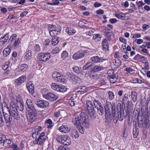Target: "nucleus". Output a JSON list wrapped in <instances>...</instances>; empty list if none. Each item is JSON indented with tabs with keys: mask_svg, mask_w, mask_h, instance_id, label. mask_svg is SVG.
I'll return each instance as SVG.
<instances>
[{
	"mask_svg": "<svg viewBox=\"0 0 150 150\" xmlns=\"http://www.w3.org/2000/svg\"><path fill=\"white\" fill-rule=\"evenodd\" d=\"M115 108V106L112 105L110 102L107 101L104 106L105 116H108L110 120H112V119L113 120L115 119L116 122L118 120H119L120 121H122L123 120L121 118V113L120 112L119 116L118 112H116Z\"/></svg>",
	"mask_w": 150,
	"mask_h": 150,
	"instance_id": "f257e3e1",
	"label": "nucleus"
},
{
	"mask_svg": "<svg viewBox=\"0 0 150 150\" xmlns=\"http://www.w3.org/2000/svg\"><path fill=\"white\" fill-rule=\"evenodd\" d=\"M41 92L43 98L51 101L56 100L58 98V97L55 94L51 92H48L47 90L45 88L41 90Z\"/></svg>",
	"mask_w": 150,
	"mask_h": 150,
	"instance_id": "f03ea898",
	"label": "nucleus"
},
{
	"mask_svg": "<svg viewBox=\"0 0 150 150\" xmlns=\"http://www.w3.org/2000/svg\"><path fill=\"white\" fill-rule=\"evenodd\" d=\"M86 107L88 113L90 117L92 119H94L96 117V114L94 110L93 102L88 100L86 102Z\"/></svg>",
	"mask_w": 150,
	"mask_h": 150,
	"instance_id": "7ed1b4c3",
	"label": "nucleus"
},
{
	"mask_svg": "<svg viewBox=\"0 0 150 150\" xmlns=\"http://www.w3.org/2000/svg\"><path fill=\"white\" fill-rule=\"evenodd\" d=\"M82 126L85 128H88L90 127L89 122L88 119V116L84 112H82L78 115Z\"/></svg>",
	"mask_w": 150,
	"mask_h": 150,
	"instance_id": "20e7f679",
	"label": "nucleus"
},
{
	"mask_svg": "<svg viewBox=\"0 0 150 150\" xmlns=\"http://www.w3.org/2000/svg\"><path fill=\"white\" fill-rule=\"evenodd\" d=\"M49 31L50 35L54 37L60 34L61 30V27L60 26H55L52 25L48 26Z\"/></svg>",
	"mask_w": 150,
	"mask_h": 150,
	"instance_id": "39448f33",
	"label": "nucleus"
},
{
	"mask_svg": "<svg viewBox=\"0 0 150 150\" xmlns=\"http://www.w3.org/2000/svg\"><path fill=\"white\" fill-rule=\"evenodd\" d=\"M2 111L4 118L6 123H10L11 121L12 118L10 115V110L8 106H6L2 108Z\"/></svg>",
	"mask_w": 150,
	"mask_h": 150,
	"instance_id": "423d86ee",
	"label": "nucleus"
},
{
	"mask_svg": "<svg viewBox=\"0 0 150 150\" xmlns=\"http://www.w3.org/2000/svg\"><path fill=\"white\" fill-rule=\"evenodd\" d=\"M10 115L11 117L13 118L14 119L19 120L20 119V117L17 108L16 107H10Z\"/></svg>",
	"mask_w": 150,
	"mask_h": 150,
	"instance_id": "0eeeda50",
	"label": "nucleus"
},
{
	"mask_svg": "<svg viewBox=\"0 0 150 150\" xmlns=\"http://www.w3.org/2000/svg\"><path fill=\"white\" fill-rule=\"evenodd\" d=\"M45 134L44 132L41 133L38 138L36 139L33 141L34 144L40 145L42 144L47 139V137L45 135Z\"/></svg>",
	"mask_w": 150,
	"mask_h": 150,
	"instance_id": "6e6552de",
	"label": "nucleus"
},
{
	"mask_svg": "<svg viewBox=\"0 0 150 150\" xmlns=\"http://www.w3.org/2000/svg\"><path fill=\"white\" fill-rule=\"evenodd\" d=\"M87 53L86 50H80L73 54L72 58L74 60L80 59L83 57Z\"/></svg>",
	"mask_w": 150,
	"mask_h": 150,
	"instance_id": "1a4fd4ad",
	"label": "nucleus"
},
{
	"mask_svg": "<svg viewBox=\"0 0 150 150\" xmlns=\"http://www.w3.org/2000/svg\"><path fill=\"white\" fill-rule=\"evenodd\" d=\"M28 113L27 115V119L28 121L33 122L36 120L37 112L36 110H31V111H28Z\"/></svg>",
	"mask_w": 150,
	"mask_h": 150,
	"instance_id": "9d476101",
	"label": "nucleus"
},
{
	"mask_svg": "<svg viewBox=\"0 0 150 150\" xmlns=\"http://www.w3.org/2000/svg\"><path fill=\"white\" fill-rule=\"evenodd\" d=\"M90 60L94 63L102 62L104 61H106L108 63L107 59H104L103 57H99L97 56H95L92 57L91 58Z\"/></svg>",
	"mask_w": 150,
	"mask_h": 150,
	"instance_id": "9b49d317",
	"label": "nucleus"
},
{
	"mask_svg": "<svg viewBox=\"0 0 150 150\" xmlns=\"http://www.w3.org/2000/svg\"><path fill=\"white\" fill-rule=\"evenodd\" d=\"M36 104L38 107L43 108L48 107L49 105L47 101L40 100H37Z\"/></svg>",
	"mask_w": 150,
	"mask_h": 150,
	"instance_id": "f8f14e48",
	"label": "nucleus"
},
{
	"mask_svg": "<svg viewBox=\"0 0 150 150\" xmlns=\"http://www.w3.org/2000/svg\"><path fill=\"white\" fill-rule=\"evenodd\" d=\"M38 55L39 58L42 61L44 62L49 59L50 57V54L49 53H39Z\"/></svg>",
	"mask_w": 150,
	"mask_h": 150,
	"instance_id": "ddd939ff",
	"label": "nucleus"
},
{
	"mask_svg": "<svg viewBox=\"0 0 150 150\" xmlns=\"http://www.w3.org/2000/svg\"><path fill=\"white\" fill-rule=\"evenodd\" d=\"M26 103L27 106H26V110L28 111H31V110H35L34 106V104L30 99H27L26 100Z\"/></svg>",
	"mask_w": 150,
	"mask_h": 150,
	"instance_id": "4468645a",
	"label": "nucleus"
},
{
	"mask_svg": "<svg viewBox=\"0 0 150 150\" xmlns=\"http://www.w3.org/2000/svg\"><path fill=\"white\" fill-rule=\"evenodd\" d=\"M105 33V36L108 40L109 42L112 41L114 39V35L112 31L109 29H107Z\"/></svg>",
	"mask_w": 150,
	"mask_h": 150,
	"instance_id": "2eb2a0df",
	"label": "nucleus"
},
{
	"mask_svg": "<svg viewBox=\"0 0 150 150\" xmlns=\"http://www.w3.org/2000/svg\"><path fill=\"white\" fill-rule=\"evenodd\" d=\"M26 87L30 94H33L34 92V86L31 81H29L26 84Z\"/></svg>",
	"mask_w": 150,
	"mask_h": 150,
	"instance_id": "dca6fc26",
	"label": "nucleus"
},
{
	"mask_svg": "<svg viewBox=\"0 0 150 150\" xmlns=\"http://www.w3.org/2000/svg\"><path fill=\"white\" fill-rule=\"evenodd\" d=\"M70 80L75 83H79L81 81V79L79 76L73 74H70Z\"/></svg>",
	"mask_w": 150,
	"mask_h": 150,
	"instance_id": "f3484780",
	"label": "nucleus"
},
{
	"mask_svg": "<svg viewBox=\"0 0 150 150\" xmlns=\"http://www.w3.org/2000/svg\"><path fill=\"white\" fill-rule=\"evenodd\" d=\"M102 44L103 50L105 52L108 51L109 50V44L106 39L105 38L103 40Z\"/></svg>",
	"mask_w": 150,
	"mask_h": 150,
	"instance_id": "a211bd4d",
	"label": "nucleus"
},
{
	"mask_svg": "<svg viewBox=\"0 0 150 150\" xmlns=\"http://www.w3.org/2000/svg\"><path fill=\"white\" fill-rule=\"evenodd\" d=\"M106 67H103L101 66L98 65H95L91 67V72H96L99 71H101L104 68H105Z\"/></svg>",
	"mask_w": 150,
	"mask_h": 150,
	"instance_id": "6ab92c4d",
	"label": "nucleus"
},
{
	"mask_svg": "<svg viewBox=\"0 0 150 150\" xmlns=\"http://www.w3.org/2000/svg\"><path fill=\"white\" fill-rule=\"evenodd\" d=\"M80 121V119L78 116L75 118L73 119L72 122L73 124L77 127L82 125V124Z\"/></svg>",
	"mask_w": 150,
	"mask_h": 150,
	"instance_id": "aec40b11",
	"label": "nucleus"
},
{
	"mask_svg": "<svg viewBox=\"0 0 150 150\" xmlns=\"http://www.w3.org/2000/svg\"><path fill=\"white\" fill-rule=\"evenodd\" d=\"M9 36L8 34L7 33L3 37H2L0 38V45H4L7 42L9 38Z\"/></svg>",
	"mask_w": 150,
	"mask_h": 150,
	"instance_id": "412c9836",
	"label": "nucleus"
},
{
	"mask_svg": "<svg viewBox=\"0 0 150 150\" xmlns=\"http://www.w3.org/2000/svg\"><path fill=\"white\" fill-rule=\"evenodd\" d=\"M63 144L66 145H69L71 143L70 137L67 135H64L63 139Z\"/></svg>",
	"mask_w": 150,
	"mask_h": 150,
	"instance_id": "4be33fe9",
	"label": "nucleus"
},
{
	"mask_svg": "<svg viewBox=\"0 0 150 150\" xmlns=\"http://www.w3.org/2000/svg\"><path fill=\"white\" fill-rule=\"evenodd\" d=\"M26 79L25 76H22L15 80L16 83L18 85H20L24 82Z\"/></svg>",
	"mask_w": 150,
	"mask_h": 150,
	"instance_id": "5701e85b",
	"label": "nucleus"
},
{
	"mask_svg": "<svg viewBox=\"0 0 150 150\" xmlns=\"http://www.w3.org/2000/svg\"><path fill=\"white\" fill-rule=\"evenodd\" d=\"M59 130L61 132L64 133H67L69 131L67 126L66 125L61 126L59 128Z\"/></svg>",
	"mask_w": 150,
	"mask_h": 150,
	"instance_id": "b1692460",
	"label": "nucleus"
},
{
	"mask_svg": "<svg viewBox=\"0 0 150 150\" xmlns=\"http://www.w3.org/2000/svg\"><path fill=\"white\" fill-rule=\"evenodd\" d=\"M16 96L13 94H12L10 96V99L11 102L10 103V107H16Z\"/></svg>",
	"mask_w": 150,
	"mask_h": 150,
	"instance_id": "393cba45",
	"label": "nucleus"
},
{
	"mask_svg": "<svg viewBox=\"0 0 150 150\" xmlns=\"http://www.w3.org/2000/svg\"><path fill=\"white\" fill-rule=\"evenodd\" d=\"M133 59L138 61L144 62L145 61L144 57L139 54H137L134 58Z\"/></svg>",
	"mask_w": 150,
	"mask_h": 150,
	"instance_id": "a878e982",
	"label": "nucleus"
},
{
	"mask_svg": "<svg viewBox=\"0 0 150 150\" xmlns=\"http://www.w3.org/2000/svg\"><path fill=\"white\" fill-rule=\"evenodd\" d=\"M67 88L65 86L62 85H58L57 91L64 93L67 91Z\"/></svg>",
	"mask_w": 150,
	"mask_h": 150,
	"instance_id": "bb28decb",
	"label": "nucleus"
},
{
	"mask_svg": "<svg viewBox=\"0 0 150 150\" xmlns=\"http://www.w3.org/2000/svg\"><path fill=\"white\" fill-rule=\"evenodd\" d=\"M107 74L109 77L110 78L114 79H116V75L115 74L114 71L113 70H109L108 71Z\"/></svg>",
	"mask_w": 150,
	"mask_h": 150,
	"instance_id": "cd10ccee",
	"label": "nucleus"
},
{
	"mask_svg": "<svg viewBox=\"0 0 150 150\" xmlns=\"http://www.w3.org/2000/svg\"><path fill=\"white\" fill-rule=\"evenodd\" d=\"M150 120L148 117H145L144 119V127L149 128L150 127Z\"/></svg>",
	"mask_w": 150,
	"mask_h": 150,
	"instance_id": "c85d7f7f",
	"label": "nucleus"
},
{
	"mask_svg": "<svg viewBox=\"0 0 150 150\" xmlns=\"http://www.w3.org/2000/svg\"><path fill=\"white\" fill-rule=\"evenodd\" d=\"M71 134L73 137L76 138L79 137L78 133L75 129L73 128L71 129Z\"/></svg>",
	"mask_w": 150,
	"mask_h": 150,
	"instance_id": "c756f323",
	"label": "nucleus"
},
{
	"mask_svg": "<svg viewBox=\"0 0 150 150\" xmlns=\"http://www.w3.org/2000/svg\"><path fill=\"white\" fill-rule=\"evenodd\" d=\"M93 102L95 107L96 109L102 105L100 102L96 99H94Z\"/></svg>",
	"mask_w": 150,
	"mask_h": 150,
	"instance_id": "7c9ffc66",
	"label": "nucleus"
},
{
	"mask_svg": "<svg viewBox=\"0 0 150 150\" xmlns=\"http://www.w3.org/2000/svg\"><path fill=\"white\" fill-rule=\"evenodd\" d=\"M16 108L20 111L23 110L24 108V104L23 102L16 103Z\"/></svg>",
	"mask_w": 150,
	"mask_h": 150,
	"instance_id": "2f4dec72",
	"label": "nucleus"
},
{
	"mask_svg": "<svg viewBox=\"0 0 150 150\" xmlns=\"http://www.w3.org/2000/svg\"><path fill=\"white\" fill-rule=\"evenodd\" d=\"M96 109L97 112L100 115H102L104 113L105 111L104 110L103 107L102 105L98 108H97Z\"/></svg>",
	"mask_w": 150,
	"mask_h": 150,
	"instance_id": "473e14b6",
	"label": "nucleus"
},
{
	"mask_svg": "<svg viewBox=\"0 0 150 150\" xmlns=\"http://www.w3.org/2000/svg\"><path fill=\"white\" fill-rule=\"evenodd\" d=\"M113 63L115 68H117L120 66L121 64V61L119 59L116 58L114 59Z\"/></svg>",
	"mask_w": 150,
	"mask_h": 150,
	"instance_id": "72a5a7b5",
	"label": "nucleus"
},
{
	"mask_svg": "<svg viewBox=\"0 0 150 150\" xmlns=\"http://www.w3.org/2000/svg\"><path fill=\"white\" fill-rule=\"evenodd\" d=\"M137 93L134 91H131V97L133 102H136L137 100Z\"/></svg>",
	"mask_w": 150,
	"mask_h": 150,
	"instance_id": "f704fd0d",
	"label": "nucleus"
},
{
	"mask_svg": "<svg viewBox=\"0 0 150 150\" xmlns=\"http://www.w3.org/2000/svg\"><path fill=\"white\" fill-rule=\"evenodd\" d=\"M59 40L58 37H52V45L55 46L59 42Z\"/></svg>",
	"mask_w": 150,
	"mask_h": 150,
	"instance_id": "c9c22d12",
	"label": "nucleus"
},
{
	"mask_svg": "<svg viewBox=\"0 0 150 150\" xmlns=\"http://www.w3.org/2000/svg\"><path fill=\"white\" fill-rule=\"evenodd\" d=\"M11 143V141L9 139H5L4 140L3 145L6 147H9L10 144Z\"/></svg>",
	"mask_w": 150,
	"mask_h": 150,
	"instance_id": "e433bc0d",
	"label": "nucleus"
},
{
	"mask_svg": "<svg viewBox=\"0 0 150 150\" xmlns=\"http://www.w3.org/2000/svg\"><path fill=\"white\" fill-rule=\"evenodd\" d=\"M11 51L10 49L9 48H6L3 50V54L5 57L7 56L10 53Z\"/></svg>",
	"mask_w": 150,
	"mask_h": 150,
	"instance_id": "4c0bfd02",
	"label": "nucleus"
},
{
	"mask_svg": "<svg viewBox=\"0 0 150 150\" xmlns=\"http://www.w3.org/2000/svg\"><path fill=\"white\" fill-rule=\"evenodd\" d=\"M66 31L69 35L74 34L76 32L75 30L71 29V28H69L66 29Z\"/></svg>",
	"mask_w": 150,
	"mask_h": 150,
	"instance_id": "58836bf2",
	"label": "nucleus"
},
{
	"mask_svg": "<svg viewBox=\"0 0 150 150\" xmlns=\"http://www.w3.org/2000/svg\"><path fill=\"white\" fill-rule=\"evenodd\" d=\"M108 95L109 98L110 100H113L115 98V95L114 93L110 91L108 92Z\"/></svg>",
	"mask_w": 150,
	"mask_h": 150,
	"instance_id": "ea45409f",
	"label": "nucleus"
},
{
	"mask_svg": "<svg viewBox=\"0 0 150 150\" xmlns=\"http://www.w3.org/2000/svg\"><path fill=\"white\" fill-rule=\"evenodd\" d=\"M32 56L31 52L30 50H28L26 52L25 56V58L27 60L30 59Z\"/></svg>",
	"mask_w": 150,
	"mask_h": 150,
	"instance_id": "a19ab883",
	"label": "nucleus"
},
{
	"mask_svg": "<svg viewBox=\"0 0 150 150\" xmlns=\"http://www.w3.org/2000/svg\"><path fill=\"white\" fill-rule=\"evenodd\" d=\"M146 46L144 45H142L141 46H139V49L140 51H142L143 52L147 53L148 52L147 50L146 49L144 48V47H145Z\"/></svg>",
	"mask_w": 150,
	"mask_h": 150,
	"instance_id": "79ce46f5",
	"label": "nucleus"
},
{
	"mask_svg": "<svg viewBox=\"0 0 150 150\" xmlns=\"http://www.w3.org/2000/svg\"><path fill=\"white\" fill-rule=\"evenodd\" d=\"M28 66L26 64H23L20 66V69L21 71H24L28 68Z\"/></svg>",
	"mask_w": 150,
	"mask_h": 150,
	"instance_id": "37998d69",
	"label": "nucleus"
},
{
	"mask_svg": "<svg viewBox=\"0 0 150 150\" xmlns=\"http://www.w3.org/2000/svg\"><path fill=\"white\" fill-rule=\"evenodd\" d=\"M55 81L58 82H64V80L63 79V76L61 75V74H60V76L59 75L57 77V78L56 79Z\"/></svg>",
	"mask_w": 150,
	"mask_h": 150,
	"instance_id": "c03bdc74",
	"label": "nucleus"
},
{
	"mask_svg": "<svg viewBox=\"0 0 150 150\" xmlns=\"http://www.w3.org/2000/svg\"><path fill=\"white\" fill-rule=\"evenodd\" d=\"M139 130L138 129H135L133 130V136L134 138H136L139 134Z\"/></svg>",
	"mask_w": 150,
	"mask_h": 150,
	"instance_id": "a18cd8bd",
	"label": "nucleus"
},
{
	"mask_svg": "<svg viewBox=\"0 0 150 150\" xmlns=\"http://www.w3.org/2000/svg\"><path fill=\"white\" fill-rule=\"evenodd\" d=\"M64 136H59L56 139L57 140L59 143L63 144V139L64 137Z\"/></svg>",
	"mask_w": 150,
	"mask_h": 150,
	"instance_id": "49530a36",
	"label": "nucleus"
},
{
	"mask_svg": "<svg viewBox=\"0 0 150 150\" xmlns=\"http://www.w3.org/2000/svg\"><path fill=\"white\" fill-rule=\"evenodd\" d=\"M58 85H57L55 83H52L51 84V86L52 89L57 91V89L58 88Z\"/></svg>",
	"mask_w": 150,
	"mask_h": 150,
	"instance_id": "de8ad7c7",
	"label": "nucleus"
},
{
	"mask_svg": "<svg viewBox=\"0 0 150 150\" xmlns=\"http://www.w3.org/2000/svg\"><path fill=\"white\" fill-rule=\"evenodd\" d=\"M10 62L9 61L6 62L5 64L2 67V69L3 70H5L9 67L10 66Z\"/></svg>",
	"mask_w": 150,
	"mask_h": 150,
	"instance_id": "09e8293b",
	"label": "nucleus"
},
{
	"mask_svg": "<svg viewBox=\"0 0 150 150\" xmlns=\"http://www.w3.org/2000/svg\"><path fill=\"white\" fill-rule=\"evenodd\" d=\"M60 74L57 72H54L52 74V77L54 80H55L57 77L59 75L60 76Z\"/></svg>",
	"mask_w": 150,
	"mask_h": 150,
	"instance_id": "8fccbe9b",
	"label": "nucleus"
},
{
	"mask_svg": "<svg viewBox=\"0 0 150 150\" xmlns=\"http://www.w3.org/2000/svg\"><path fill=\"white\" fill-rule=\"evenodd\" d=\"M4 124V122L3 119V116L0 112V127L3 126Z\"/></svg>",
	"mask_w": 150,
	"mask_h": 150,
	"instance_id": "3c124183",
	"label": "nucleus"
},
{
	"mask_svg": "<svg viewBox=\"0 0 150 150\" xmlns=\"http://www.w3.org/2000/svg\"><path fill=\"white\" fill-rule=\"evenodd\" d=\"M115 16L118 18L122 20H123L125 18V17L122 15H121L120 14L116 13L115 14Z\"/></svg>",
	"mask_w": 150,
	"mask_h": 150,
	"instance_id": "603ef678",
	"label": "nucleus"
},
{
	"mask_svg": "<svg viewBox=\"0 0 150 150\" xmlns=\"http://www.w3.org/2000/svg\"><path fill=\"white\" fill-rule=\"evenodd\" d=\"M20 43V40H19V38H18L15 41L13 46V47H16L19 45V43Z\"/></svg>",
	"mask_w": 150,
	"mask_h": 150,
	"instance_id": "864d4df0",
	"label": "nucleus"
},
{
	"mask_svg": "<svg viewBox=\"0 0 150 150\" xmlns=\"http://www.w3.org/2000/svg\"><path fill=\"white\" fill-rule=\"evenodd\" d=\"M16 103L22 102L21 100V96L19 95H18L17 96H16Z\"/></svg>",
	"mask_w": 150,
	"mask_h": 150,
	"instance_id": "5fc2aeb1",
	"label": "nucleus"
},
{
	"mask_svg": "<svg viewBox=\"0 0 150 150\" xmlns=\"http://www.w3.org/2000/svg\"><path fill=\"white\" fill-rule=\"evenodd\" d=\"M73 70L76 73H79L80 70L79 67L76 66H74L73 68Z\"/></svg>",
	"mask_w": 150,
	"mask_h": 150,
	"instance_id": "6e6d98bb",
	"label": "nucleus"
},
{
	"mask_svg": "<svg viewBox=\"0 0 150 150\" xmlns=\"http://www.w3.org/2000/svg\"><path fill=\"white\" fill-rule=\"evenodd\" d=\"M92 67L91 65H89L88 63H87L85 66H84L83 67V70H86L88 69V68H91Z\"/></svg>",
	"mask_w": 150,
	"mask_h": 150,
	"instance_id": "4d7b16f0",
	"label": "nucleus"
},
{
	"mask_svg": "<svg viewBox=\"0 0 150 150\" xmlns=\"http://www.w3.org/2000/svg\"><path fill=\"white\" fill-rule=\"evenodd\" d=\"M144 122L143 120H138V126L140 127H142L143 126V124Z\"/></svg>",
	"mask_w": 150,
	"mask_h": 150,
	"instance_id": "13d9d810",
	"label": "nucleus"
},
{
	"mask_svg": "<svg viewBox=\"0 0 150 150\" xmlns=\"http://www.w3.org/2000/svg\"><path fill=\"white\" fill-rule=\"evenodd\" d=\"M128 97H127V94H125L123 96V102L124 103H126L127 101H128Z\"/></svg>",
	"mask_w": 150,
	"mask_h": 150,
	"instance_id": "bf43d9fd",
	"label": "nucleus"
},
{
	"mask_svg": "<svg viewBox=\"0 0 150 150\" xmlns=\"http://www.w3.org/2000/svg\"><path fill=\"white\" fill-rule=\"evenodd\" d=\"M35 51L36 52H39L40 50V46L39 45L37 44L35 47Z\"/></svg>",
	"mask_w": 150,
	"mask_h": 150,
	"instance_id": "052dcab7",
	"label": "nucleus"
},
{
	"mask_svg": "<svg viewBox=\"0 0 150 150\" xmlns=\"http://www.w3.org/2000/svg\"><path fill=\"white\" fill-rule=\"evenodd\" d=\"M146 107L148 108V106H150V97L148 98L145 103Z\"/></svg>",
	"mask_w": 150,
	"mask_h": 150,
	"instance_id": "680f3d73",
	"label": "nucleus"
},
{
	"mask_svg": "<svg viewBox=\"0 0 150 150\" xmlns=\"http://www.w3.org/2000/svg\"><path fill=\"white\" fill-rule=\"evenodd\" d=\"M5 139H6L5 135H1V137H0V144L3 143L4 140Z\"/></svg>",
	"mask_w": 150,
	"mask_h": 150,
	"instance_id": "e2e57ef3",
	"label": "nucleus"
},
{
	"mask_svg": "<svg viewBox=\"0 0 150 150\" xmlns=\"http://www.w3.org/2000/svg\"><path fill=\"white\" fill-rule=\"evenodd\" d=\"M136 3L138 5V6L139 7H142L144 4V3L142 1L137 2Z\"/></svg>",
	"mask_w": 150,
	"mask_h": 150,
	"instance_id": "0e129e2a",
	"label": "nucleus"
},
{
	"mask_svg": "<svg viewBox=\"0 0 150 150\" xmlns=\"http://www.w3.org/2000/svg\"><path fill=\"white\" fill-rule=\"evenodd\" d=\"M59 50V48L58 47H56L52 51V54H56L58 53Z\"/></svg>",
	"mask_w": 150,
	"mask_h": 150,
	"instance_id": "69168bd1",
	"label": "nucleus"
},
{
	"mask_svg": "<svg viewBox=\"0 0 150 150\" xmlns=\"http://www.w3.org/2000/svg\"><path fill=\"white\" fill-rule=\"evenodd\" d=\"M141 35L140 34L137 33L134 34L132 36V38L135 39L138 38H140Z\"/></svg>",
	"mask_w": 150,
	"mask_h": 150,
	"instance_id": "338daca9",
	"label": "nucleus"
},
{
	"mask_svg": "<svg viewBox=\"0 0 150 150\" xmlns=\"http://www.w3.org/2000/svg\"><path fill=\"white\" fill-rule=\"evenodd\" d=\"M38 134V131H36L35 132H33L32 134V137L34 138H35V139L37 138V136Z\"/></svg>",
	"mask_w": 150,
	"mask_h": 150,
	"instance_id": "774afa93",
	"label": "nucleus"
}]
</instances>
